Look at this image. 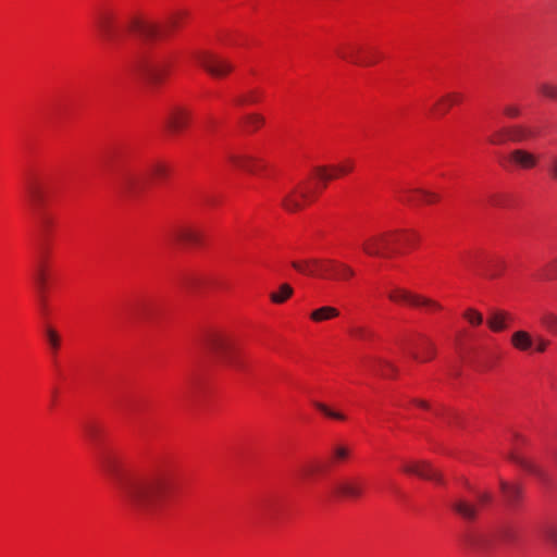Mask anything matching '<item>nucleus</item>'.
<instances>
[{
	"mask_svg": "<svg viewBox=\"0 0 557 557\" xmlns=\"http://www.w3.org/2000/svg\"><path fill=\"white\" fill-rule=\"evenodd\" d=\"M100 467L115 482L125 506L139 515L157 511L173 486V475L168 470L124 475L117 458L109 454L100 458Z\"/></svg>",
	"mask_w": 557,
	"mask_h": 557,
	"instance_id": "1",
	"label": "nucleus"
},
{
	"mask_svg": "<svg viewBox=\"0 0 557 557\" xmlns=\"http://www.w3.org/2000/svg\"><path fill=\"white\" fill-rule=\"evenodd\" d=\"M96 28L106 41H116L126 36H138L144 39H153L159 35V27L138 15L129 16L123 29L116 23V16L112 11L106 10L98 13L95 21Z\"/></svg>",
	"mask_w": 557,
	"mask_h": 557,
	"instance_id": "2",
	"label": "nucleus"
},
{
	"mask_svg": "<svg viewBox=\"0 0 557 557\" xmlns=\"http://www.w3.org/2000/svg\"><path fill=\"white\" fill-rule=\"evenodd\" d=\"M292 267L301 274L321 278L347 280L355 273L349 265L333 259L296 260Z\"/></svg>",
	"mask_w": 557,
	"mask_h": 557,
	"instance_id": "3",
	"label": "nucleus"
},
{
	"mask_svg": "<svg viewBox=\"0 0 557 557\" xmlns=\"http://www.w3.org/2000/svg\"><path fill=\"white\" fill-rule=\"evenodd\" d=\"M207 350L223 366L239 368L237 361L238 346L236 338L222 331H214L207 335L205 339Z\"/></svg>",
	"mask_w": 557,
	"mask_h": 557,
	"instance_id": "4",
	"label": "nucleus"
},
{
	"mask_svg": "<svg viewBox=\"0 0 557 557\" xmlns=\"http://www.w3.org/2000/svg\"><path fill=\"white\" fill-rule=\"evenodd\" d=\"M397 232L381 233L367 238L362 244L363 251L369 256L389 257L395 251Z\"/></svg>",
	"mask_w": 557,
	"mask_h": 557,
	"instance_id": "5",
	"label": "nucleus"
},
{
	"mask_svg": "<svg viewBox=\"0 0 557 557\" xmlns=\"http://www.w3.org/2000/svg\"><path fill=\"white\" fill-rule=\"evenodd\" d=\"M171 64L168 61L140 60L136 64V71L152 85L162 84L170 73Z\"/></svg>",
	"mask_w": 557,
	"mask_h": 557,
	"instance_id": "6",
	"label": "nucleus"
},
{
	"mask_svg": "<svg viewBox=\"0 0 557 557\" xmlns=\"http://www.w3.org/2000/svg\"><path fill=\"white\" fill-rule=\"evenodd\" d=\"M33 278L37 292L39 308L44 313H46L48 310L47 289L49 278V270L46 257L42 256L39 258L34 271Z\"/></svg>",
	"mask_w": 557,
	"mask_h": 557,
	"instance_id": "7",
	"label": "nucleus"
},
{
	"mask_svg": "<svg viewBox=\"0 0 557 557\" xmlns=\"http://www.w3.org/2000/svg\"><path fill=\"white\" fill-rule=\"evenodd\" d=\"M25 193L33 211L45 208L48 201V184L42 178H28L25 184Z\"/></svg>",
	"mask_w": 557,
	"mask_h": 557,
	"instance_id": "8",
	"label": "nucleus"
},
{
	"mask_svg": "<svg viewBox=\"0 0 557 557\" xmlns=\"http://www.w3.org/2000/svg\"><path fill=\"white\" fill-rule=\"evenodd\" d=\"M197 60L199 64L214 77H223L234 69L230 61L208 52L198 53Z\"/></svg>",
	"mask_w": 557,
	"mask_h": 557,
	"instance_id": "9",
	"label": "nucleus"
},
{
	"mask_svg": "<svg viewBox=\"0 0 557 557\" xmlns=\"http://www.w3.org/2000/svg\"><path fill=\"white\" fill-rule=\"evenodd\" d=\"M403 471L438 484L444 482L442 473L426 460L407 461L403 465Z\"/></svg>",
	"mask_w": 557,
	"mask_h": 557,
	"instance_id": "10",
	"label": "nucleus"
},
{
	"mask_svg": "<svg viewBox=\"0 0 557 557\" xmlns=\"http://www.w3.org/2000/svg\"><path fill=\"white\" fill-rule=\"evenodd\" d=\"M355 163L350 159H346L336 165H319L313 169L315 177L323 183L325 187L326 183L335 180L342 175L350 173L354 170Z\"/></svg>",
	"mask_w": 557,
	"mask_h": 557,
	"instance_id": "11",
	"label": "nucleus"
},
{
	"mask_svg": "<svg viewBox=\"0 0 557 557\" xmlns=\"http://www.w3.org/2000/svg\"><path fill=\"white\" fill-rule=\"evenodd\" d=\"M366 483L361 478L351 476L339 481L335 486L338 496L348 499H359L364 495Z\"/></svg>",
	"mask_w": 557,
	"mask_h": 557,
	"instance_id": "12",
	"label": "nucleus"
},
{
	"mask_svg": "<svg viewBox=\"0 0 557 557\" xmlns=\"http://www.w3.org/2000/svg\"><path fill=\"white\" fill-rule=\"evenodd\" d=\"M228 160L235 168L249 173H257L265 166L260 158L248 153H231Z\"/></svg>",
	"mask_w": 557,
	"mask_h": 557,
	"instance_id": "13",
	"label": "nucleus"
},
{
	"mask_svg": "<svg viewBox=\"0 0 557 557\" xmlns=\"http://www.w3.org/2000/svg\"><path fill=\"white\" fill-rule=\"evenodd\" d=\"M312 200V195L307 186H299L282 199L283 207L288 211H296L302 208V202Z\"/></svg>",
	"mask_w": 557,
	"mask_h": 557,
	"instance_id": "14",
	"label": "nucleus"
},
{
	"mask_svg": "<svg viewBox=\"0 0 557 557\" xmlns=\"http://www.w3.org/2000/svg\"><path fill=\"white\" fill-rule=\"evenodd\" d=\"M190 112L181 107L172 108L165 117V124L173 133L184 129L190 120Z\"/></svg>",
	"mask_w": 557,
	"mask_h": 557,
	"instance_id": "15",
	"label": "nucleus"
},
{
	"mask_svg": "<svg viewBox=\"0 0 557 557\" xmlns=\"http://www.w3.org/2000/svg\"><path fill=\"white\" fill-rule=\"evenodd\" d=\"M451 509L466 521H474L479 513L478 505L463 497H457L450 502Z\"/></svg>",
	"mask_w": 557,
	"mask_h": 557,
	"instance_id": "16",
	"label": "nucleus"
},
{
	"mask_svg": "<svg viewBox=\"0 0 557 557\" xmlns=\"http://www.w3.org/2000/svg\"><path fill=\"white\" fill-rule=\"evenodd\" d=\"M388 298L394 302H407L411 306L419 305H432L436 307V305L424 300L423 296L411 294L410 292L403 288H394L388 293Z\"/></svg>",
	"mask_w": 557,
	"mask_h": 557,
	"instance_id": "17",
	"label": "nucleus"
},
{
	"mask_svg": "<svg viewBox=\"0 0 557 557\" xmlns=\"http://www.w3.org/2000/svg\"><path fill=\"white\" fill-rule=\"evenodd\" d=\"M361 48L354 46V45H346L337 49V54L343 60L349 61L354 64L358 65H372L375 63L374 60L368 59V58H360L359 52Z\"/></svg>",
	"mask_w": 557,
	"mask_h": 557,
	"instance_id": "18",
	"label": "nucleus"
},
{
	"mask_svg": "<svg viewBox=\"0 0 557 557\" xmlns=\"http://www.w3.org/2000/svg\"><path fill=\"white\" fill-rule=\"evenodd\" d=\"M508 160L509 162L524 170L532 169L537 163L536 156L523 149H516L511 151Z\"/></svg>",
	"mask_w": 557,
	"mask_h": 557,
	"instance_id": "19",
	"label": "nucleus"
},
{
	"mask_svg": "<svg viewBox=\"0 0 557 557\" xmlns=\"http://www.w3.org/2000/svg\"><path fill=\"white\" fill-rule=\"evenodd\" d=\"M172 236L175 242L182 244L197 245L200 243V234L190 227H178Z\"/></svg>",
	"mask_w": 557,
	"mask_h": 557,
	"instance_id": "20",
	"label": "nucleus"
},
{
	"mask_svg": "<svg viewBox=\"0 0 557 557\" xmlns=\"http://www.w3.org/2000/svg\"><path fill=\"white\" fill-rule=\"evenodd\" d=\"M511 345L519 351H528L534 345V339L527 331H516L511 335Z\"/></svg>",
	"mask_w": 557,
	"mask_h": 557,
	"instance_id": "21",
	"label": "nucleus"
},
{
	"mask_svg": "<svg viewBox=\"0 0 557 557\" xmlns=\"http://www.w3.org/2000/svg\"><path fill=\"white\" fill-rule=\"evenodd\" d=\"M436 348L432 342L425 339L418 351L410 352L411 357L419 362H426L434 358Z\"/></svg>",
	"mask_w": 557,
	"mask_h": 557,
	"instance_id": "22",
	"label": "nucleus"
},
{
	"mask_svg": "<svg viewBox=\"0 0 557 557\" xmlns=\"http://www.w3.org/2000/svg\"><path fill=\"white\" fill-rule=\"evenodd\" d=\"M351 455V449L344 444H336L332 447L330 454V463L332 466H337L342 462H345L349 459Z\"/></svg>",
	"mask_w": 557,
	"mask_h": 557,
	"instance_id": "23",
	"label": "nucleus"
},
{
	"mask_svg": "<svg viewBox=\"0 0 557 557\" xmlns=\"http://www.w3.org/2000/svg\"><path fill=\"white\" fill-rule=\"evenodd\" d=\"M462 99L463 96L460 92H449L438 100V102L434 106V109H437L443 114H445L453 106L459 104Z\"/></svg>",
	"mask_w": 557,
	"mask_h": 557,
	"instance_id": "24",
	"label": "nucleus"
},
{
	"mask_svg": "<svg viewBox=\"0 0 557 557\" xmlns=\"http://www.w3.org/2000/svg\"><path fill=\"white\" fill-rule=\"evenodd\" d=\"M500 490L509 503V505L513 506L520 499L522 495L521 486L518 484H509L505 481H500Z\"/></svg>",
	"mask_w": 557,
	"mask_h": 557,
	"instance_id": "25",
	"label": "nucleus"
},
{
	"mask_svg": "<svg viewBox=\"0 0 557 557\" xmlns=\"http://www.w3.org/2000/svg\"><path fill=\"white\" fill-rule=\"evenodd\" d=\"M510 319L511 318L507 312H493L487 319V325L492 331L500 332L507 327V321H509Z\"/></svg>",
	"mask_w": 557,
	"mask_h": 557,
	"instance_id": "26",
	"label": "nucleus"
},
{
	"mask_svg": "<svg viewBox=\"0 0 557 557\" xmlns=\"http://www.w3.org/2000/svg\"><path fill=\"white\" fill-rule=\"evenodd\" d=\"M338 314H339V312L336 308L325 306V307H321L319 309L313 310L310 314V318L314 322H322V321H326V320L336 318V317H338Z\"/></svg>",
	"mask_w": 557,
	"mask_h": 557,
	"instance_id": "27",
	"label": "nucleus"
},
{
	"mask_svg": "<svg viewBox=\"0 0 557 557\" xmlns=\"http://www.w3.org/2000/svg\"><path fill=\"white\" fill-rule=\"evenodd\" d=\"M293 287L287 283H283L280 285L277 292L270 294V299L272 302L280 305L285 302L293 295Z\"/></svg>",
	"mask_w": 557,
	"mask_h": 557,
	"instance_id": "28",
	"label": "nucleus"
},
{
	"mask_svg": "<svg viewBox=\"0 0 557 557\" xmlns=\"http://www.w3.org/2000/svg\"><path fill=\"white\" fill-rule=\"evenodd\" d=\"M508 139L515 143L525 140L531 136V133L523 126L516 125L507 127Z\"/></svg>",
	"mask_w": 557,
	"mask_h": 557,
	"instance_id": "29",
	"label": "nucleus"
},
{
	"mask_svg": "<svg viewBox=\"0 0 557 557\" xmlns=\"http://www.w3.org/2000/svg\"><path fill=\"white\" fill-rule=\"evenodd\" d=\"M511 459H512V461H515L517 465H519L521 468H523L528 472H530L539 478L543 476L542 470L537 466L532 463L531 461H529L522 457H519V456H512Z\"/></svg>",
	"mask_w": 557,
	"mask_h": 557,
	"instance_id": "30",
	"label": "nucleus"
},
{
	"mask_svg": "<svg viewBox=\"0 0 557 557\" xmlns=\"http://www.w3.org/2000/svg\"><path fill=\"white\" fill-rule=\"evenodd\" d=\"M349 332L354 338L363 342L371 341L374 337V333L366 326H354Z\"/></svg>",
	"mask_w": 557,
	"mask_h": 557,
	"instance_id": "31",
	"label": "nucleus"
},
{
	"mask_svg": "<svg viewBox=\"0 0 557 557\" xmlns=\"http://www.w3.org/2000/svg\"><path fill=\"white\" fill-rule=\"evenodd\" d=\"M120 188L126 195H135L138 191L137 178L133 176L123 178L120 183Z\"/></svg>",
	"mask_w": 557,
	"mask_h": 557,
	"instance_id": "32",
	"label": "nucleus"
},
{
	"mask_svg": "<svg viewBox=\"0 0 557 557\" xmlns=\"http://www.w3.org/2000/svg\"><path fill=\"white\" fill-rule=\"evenodd\" d=\"M463 542L467 546L472 548H480L484 545L482 536L479 533L472 531L463 535Z\"/></svg>",
	"mask_w": 557,
	"mask_h": 557,
	"instance_id": "33",
	"label": "nucleus"
},
{
	"mask_svg": "<svg viewBox=\"0 0 557 557\" xmlns=\"http://www.w3.org/2000/svg\"><path fill=\"white\" fill-rule=\"evenodd\" d=\"M45 334H46L47 342H48L49 346L51 347V349L53 351H57L60 347V342H61L59 333L54 329L48 326L45 330Z\"/></svg>",
	"mask_w": 557,
	"mask_h": 557,
	"instance_id": "34",
	"label": "nucleus"
},
{
	"mask_svg": "<svg viewBox=\"0 0 557 557\" xmlns=\"http://www.w3.org/2000/svg\"><path fill=\"white\" fill-rule=\"evenodd\" d=\"M539 91L546 98L557 101V85L552 83H542Z\"/></svg>",
	"mask_w": 557,
	"mask_h": 557,
	"instance_id": "35",
	"label": "nucleus"
},
{
	"mask_svg": "<svg viewBox=\"0 0 557 557\" xmlns=\"http://www.w3.org/2000/svg\"><path fill=\"white\" fill-rule=\"evenodd\" d=\"M34 213L37 216L39 226L42 228V231H48V228L52 225L51 218L44 211V209L34 211Z\"/></svg>",
	"mask_w": 557,
	"mask_h": 557,
	"instance_id": "36",
	"label": "nucleus"
},
{
	"mask_svg": "<svg viewBox=\"0 0 557 557\" xmlns=\"http://www.w3.org/2000/svg\"><path fill=\"white\" fill-rule=\"evenodd\" d=\"M169 172V166L162 162H157L151 166V174L156 178H164L168 176Z\"/></svg>",
	"mask_w": 557,
	"mask_h": 557,
	"instance_id": "37",
	"label": "nucleus"
},
{
	"mask_svg": "<svg viewBox=\"0 0 557 557\" xmlns=\"http://www.w3.org/2000/svg\"><path fill=\"white\" fill-rule=\"evenodd\" d=\"M317 409H319L322 413H324L329 418H333L336 420H345V416L341 412L331 410L327 406L322 403H314Z\"/></svg>",
	"mask_w": 557,
	"mask_h": 557,
	"instance_id": "38",
	"label": "nucleus"
},
{
	"mask_svg": "<svg viewBox=\"0 0 557 557\" xmlns=\"http://www.w3.org/2000/svg\"><path fill=\"white\" fill-rule=\"evenodd\" d=\"M463 317L465 319L468 320V322L472 325H480L482 324L483 322V317L482 314L474 310V309H468L465 313H463Z\"/></svg>",
	"mask_w": 557,
	"mask_h": 557,
	"instance_id": "39",
	"label": "nucleus"
},
{
	"mask_svg": "<svg viewBox=\"0 0 557 557\" xmlns=\"http://www.w3.org/2000/svg\"><path fill=\"white\" fill-rule=\"evenodd\" d=\"M412 193L420 195L421 198L423 199V201H425L426 203H433V202L438 201V199H440V196L436 193L429 191L425 189L418 188V189L412 190Z\"/></svg>",
	"mask_w": 557,
	"mask_h": 557,
	"instance_id": "40",
	"label": "nucleus"
},
{
	"mask_svg": "<svg viewBox=\"0 0 557 557\" xmlns=\"http://www.w3.org/2000/svg\"><path fill=\"white\" fill-rule=\"evenodd\" d=\"M245 123L248 127H250L252 131H255L263 125L264 120L259 114H250L246 117Z\"/></svg>",
	"mask_w": 557,
	"mask_h": 557,
	"instance_id": "41",
	"label": "nucleus"
},
{
	"mask_svg": "<svg viewBox=\"0 0 557 557\" xmlns=\"http://www.w3.org/2000/svg\"><path fill=\"white\" fill-rule=\"evenodd\" d=\"M507 140H509L507 128H503V129L495 132L494 135L491 136V138L488 139V141L494 145H500V144L506 143Z\"/></svg>",
	"mask_w": 557,
	"mask_h": 557,
	"instance_id": "42",
	"label": "nucleus"
},
{
	"mask_svg": "<svg viewBox=\"0 0 557 557\" xmlns=\"http://www.w3.org/2000/svg\"><path fill=\"white\" fill-rule=\"evenodd\" d=\"M545 539L555 547H557V525L552 524L546 527L544 531Z\"/></svg>",
	"mask_w": 557,
	"mask_h": 557,
	"instance_id": "43",
	"label": "nucleus"
},
{
	"mask_svg": "<svg viewBox=\"0 0 557 557\" xmlns=\"http://www.w3.org/2000/svg\"><path fill=\"white\" fill-rule=\"evenodd\" d=\"M258 96H259V92L257 90H251V91L243 95L239 98V102L240 103H252V102H256V101H258Z\"/></svg>",
	"mask_w": 557,
	"mask_h": 557,
	"instance_id": "44",
	"label": "nucleus"
},
{
	"mask_svg": "<svg viewBox=\"0 0 557 557\" xmlns=\"http://www.w3.org/2000/svg\"><path fill=\"white\" fill-rule=\"evenodd\" d=\"M504 114L508 117L515 119L520 115V109L516 104H507L504 108Z\"/></svg>",
	"mask_w": 557,
	"mask_h": 557,
	"instance_id": "45",
	"label": "nucleus"
},
{
	"mask_svg": "<svg viewBox=\"0 0 557 557\" xmlns=\"http://www.w3.org/2000/svg\"><path fill=\"white\" fill-rule=\"evenodd\" d=\"M548 344L549 342L543 337H537L536 339H534V349L535 351L537 352H544L546 350V348L548 347Z\"/></svg>",
	"mask_w": 557,
	"mask_h": 557,
	"instance_id": "46",
	"label": "nucleus"
},
{
	"mask_svg": "<svg viewBox=\"0 0 557 557\" xmlns=\"http://www.w3.org/2000/svg\"><path fill=\"white\" fill-rule=\"evenodd\" d=\"M545 325L557 334V315L549 314L544 320Z\"/></svg>",
	"mask_w": 557,
	"mask_h": 557,
	"instance_id": "47",
	"label": "nucleus"
},
{
	"mask_svg": "<svg viewBox=\"0 0 557 557\" xmlns=\"http://www.w3.org/2000/svg\"><path fill=\"white\" fill-rule=\"evenodd\" d=\"M396 232H397V237L399 235H403L404 243H406V244H411L416 239V235L413 233L411 234V233H408V232H405V231H396Z\"/></svg>",
	"mask_w": 557,
	"mask_h": 557,
	"instance_id": "48",
	"label": "nucleus"
},
{
	"mask_svg": "<svg viewBox=\"0 0 557 557\" xmlns=\"http://www.w3.org/2000/svg\"><path fill=\"white\" fill-rule=\"evenodd\" d=\"M492 500V495L487 492H482L478 494V503L479 505L488 504Z\"/></svg>",
	"mask_w": 557,
	"mask_h": 557,
	"instance_id": "49",
	"label": "nucleus"
},
{
	"mask_svg": "<svg viewBox=\"0 0 557 557\" xmlns=\"http://www.w3.org/2000/svg\"><path fill=\"white\" fill-rule=\"evenodd\" d=\"M424 300L430 301V302H432V304L436 305V307H434V306H432V305H419L418 307H424V308H426L429 311H437V310H441V309H442V306H441L437 301H435V300H433V299H430V298H426V297H424Z\"/></svg>",
	"mask_w": 557,
	"mask_h": 557,
	"instance_id": "50",
	"label": "nucleus"
},
{
	"mask_svg": "<svg viewBox=\"0 0 557 557\" xmlns=\"http://www.w3.org/2000/svg\"><path fill=\"white\" fill-rule=\"evenodd\" d=\"M557 275V258L547 267V276Z\"/></svg>",
	"mask_w": 557,
	"mask_h": 557,
	"instance_id": "51",
	"label": "nucleus"
},
{
	"mask_svg": "<svg viewBox=\"0 0 557 557\" xmlns=\"http://www.w3.org/2000/svg\"><path fill=\"white\" fill-rule=\"evenodd\" d=\"M549 173L553 178L557 180V158L553 159L549 165Z\"/></svg>",
	"mask_w": 557,
	"mask_h": 557,
	"instance_id": "52",
	"label": "nucleus"
},
{
	"mask_svg": "<svg viewBox=\"0 0 557 557\" xmlns=\"http://www.w3.org/2000/svg\"><path fill=\"white\" fill-rule=\"evenodd\" d=\"M86 432L87 435L90 436V438H95L97 436V429L94 425H87Z\"/></svg>",
	"mask_w": 557,
	"mask_h": 557,
	"instance_id": "53",
	"label": "nucleus"
},
{
	"mask_svg": "<svg viewBox=\"0 0 557 557\" xmlns=\"http://www.w3.org/2000/svg\"><path fill=\"white\" fill-rule=\"evenodd\" d=\"M180 24V16H173L170 21H169V26L172 27V28H175L177 27Z\"/></svg>",
	"mask_w": 557,
	"mask_h": 557,
	"instance_id": "54",
	"label": "nucleus"
},
{
	"mask_svg": "<svg viewBox=\"0 0 557 557\" xmlns=\"http://www.w3.org/2000/svg\"><path fill=\"white\" fill-rule=\"evenodd\" d=\"M380 363L382 367H386L387 369H389L392 372H395L396 371V368L389 363L388 361L386 360H380Z\"/></svg>",
	"mask_w": 557,
	"mask_h": 557,
	"instance_id": "55",
	"label": "nucleus"
},
{
	"mask_svg": "<svg viewBox=\"0 0 557 557\" xmlns=\"http://www.w3.org/2000/svg\"><path fill=\"white\" fill-rule=\"evenodd\" d=\"M414 404L422 408H429V405L424 400H414Z\"/></svg>",
	"mask_w": 557,
	"mask_h": 557,
	"instance_id": "56",
	"label": "nucleus"
},
{
	"mask_svg": "<svg viewBox=\"0 0 557 557\" xmlns=\"http://www.w3.org/2000/svg\"><path fill=\"white\" fill-rule=\"evenodd\" d=\"M492 203H493L494 206H498V205H500V202H499V200H498V198H497V197H494V198L492 199Z\"/></svg>",
	"mask_w": 557,
	"mask_h": 557,
	"instance_id": "57",
	"label": "nucleus"
},
{
	"mask_svg": "<svg viewBox=\"0 0 557 557\" xmlns=\"http://www.w3.org/2000/svg\"><path fill=\"white\" fill-rule=\"evenodd\" d=\"M403 201H404V202H408V203H409V202H412V201H413V198H412V197H410V196H408V197L404 198V199H403Z\"/></svg>",
	"mask_w": 557,
	"mask_h": 557,
	"instance_id": "58",
	"label": "nucleus"
},
{
	"mask_svg": "<svg viewBox=\"0 0 557 557\" xmlns=\"http://www.w3.org/2000/svg\"><path fill=\"white\" fill-rule=\"evenodd\" d=\"M486 275L490 276V277H495V276H497V273L496 272H491V273H487Z\"/></svg>",
	"mask_w": 557,
	"mask_h": 557,
	"instance_id": "59",
	"label": "nucleus"
}]
</instances>
